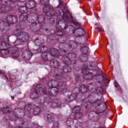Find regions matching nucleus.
<instances>
[{
  "label": "nucleus",
  "instance_id": "f257e3e1",
  "mask_svg": "<svg viewBox=\"0 0 128 128\" xmlns=\"http://www.w3.org/2000/svg\"><path fill=\"white\" fill-rule=\"evenodd\" d=\"M48 94L52 96H56L58 94V88L56 87H52L48 89V92H46V88H42V84L37 85L35 88V92L30 94L31 98H36L38 96V94Z\"/></svg>",
  "mask_w": 128,
  "mask_h": 128
},
{
  "label": "nucleus",
  "instance_id": "f03ea898",
  "mask_svg": "<svg viewBox=\"0 0 128 128\" xmlns=\"http://www.w3.org/2000/svg\"><path fill=\"white\" fill-rule=\"evenodd\" d=\"M14 34L17 36H22L21 39L19 38L16 40L15 42V44H16V46H20V42H26L30 38L28 35V34L21 32L20 30H15Z\"/></svg>",
  "mask_w": 128,
  "mask_h": 128
},
{
  "label": "nucleus",
  "instance_id": "7ed1b4c3",
  "mask_svg": "<svg viewBox=\"0 0 128 128\" xmlns=\"http://www.w3.org/2000/svg\"><path fill=\"white\" fill-rule=\"evenodd\" d=\"M5 22H7V25L14 24L18 22V18L16 16L12 15H8L6 18L4 20Z\"/></svg>",
  "mask_w": 128,
  "mask_h": 128
},
{
  "label": "nucleus",
  "instance_id": "20e7f679",
  "mask_svg": "<svg viewBox=\"0 0 128 128\" xmlns=\"http://www.w3.org/2000/svg\"><path fill=\"white\" fill-rule=\"evenodd\" d=\"M43 12L45 14H46V15L48 16H54V10L52 8H50V7L48 5H44L43 8Z\"/></svg>",
  "mask_w": 128,
  "mask_h": 128
},
{
  "label": "nucleus",
  "instance_id": "39448f33",
  "mask_svg": "<svg viewBox=\"0 0 128 128\" xmlns=\"http://www.w3.org/2000/svg\"><path fill=\"white\" fill-rule=\"evenodd\" d=\"M72 56H74L72 53L68 54V57L64 56L62 58V61L64 64H68L70 62V58H72Z\"/></svg>",
  "mask_w": 128,
  "mask_h": 128
},
{
  "label": "nucleus",
  "instance_id": "423d86ee",
  "mask_svg": "<svg viewBox=\"0 0 128 128\" xmlns=\"http://www.w3.org/2000/svg\"><path fill=\"white\" fill-rule=\"evenodd\" d=\"M36 6V3L34 0H29L26 3V6L29 8L30 10H32V8H34Z\"/></svg>",
  "mask_w": 128,
  "mask_h": 128
},
{
  "label": "nucleus",
  "instance_id": "0eeeda50",
  "mask_svg": "<svg viewBox=\"0 0 128 128\" xmlns=\"http://www.w3.org/2000/svg\"><path fill=\"white\" fill-rule=\"evenodd\" d=\"M82 73L84 74V78L85 80H90L92 76H88L90 74V72H88V68H84L82 69Z\"/></svg>",
  "mask_w": 128,
  "mask_h": 128
},
{
  "label": "nucleus",
  "instance_id": "6e6552de",
  "mask_svg": "<svg viewBox=\"0 0 128 128\" xmlns=\"http://www.w3.org/2000/svg\"><path fill=\"white\" fill-rule=\"evenodd\" d=\"M53 88L56 86H64L66 84V82L62 83V82H58L56 80H52Z\"/></svg>",
  "mask_w": 128,
  "mask_h": 128
},
{
  "label": "nucleus",
  "instance_id": "1a4fd4ad",
  "mask_svg": "<svg viewBox=\"0 0 128 128\" xmlns=\"http://www.w3.org/2000/svg\"><path fill=\"white\" fill-rule=\"evenodd\" d=\"M50 64L52 68H56L60 66V62L57 60H52L50 62Z\"/></svg>",
  "mask_w": 128,
  "mask_h": 128
},
{
  "label": "nucleus",
  "instance_id": "9d476101",
  "mask_svg": "<svg viewBox=\"0 0 128 128\" xmlns=\"http://www.w3.org/2000/svg\"><path fill=\"white\" fill-rule=\"evenodd\" d=\"M28 18V13L22 14L20 16L19 19L20 22H24Z\"/></svg>",
  "mask_w": 128,
  "mask_h": 128
},
{
  "label": "nucleus",
  "instance_id": "9b49d317",
  "mask_svg": "<svg viewBox=\"0 0 128 128\" xmlns=\"http://www.w3.org/2000/svg\"><path fill=\"white\" fill-rule=\"evenodd\" d=\"M28 8L26 7V6H20L19 8V12H22V14H28Z\"/></svg>",
  "mask_w": 128,
  "mask_h": 128
},
{
  "label": "nucleus",
  "instance_id": "f8f14e48",
  "mask_svg": "<svg viewBox=\"0 0 128 128\" xmlns=\"http://www.w3.org/2000/svg\"><path fill=\"white\" fill-rule=\"evenodd\" d=\"M38 52H48L46 50H48V47L44 46H40L38 49Z\"/></svg>",
  "mask_w": 128,
  "mask_h": 128
},
{
  "label": "nucleus",
  "instance_id": "ddd939ff",
  "mask_svg": "<svg viewBox=\"0 0 128 128\" xmlns=\"http://www.w3.org/2000/svg\"><path fill=\"white\" fill-rule=\"evenodd\" d=\"M6 26H8V23L5 22L4 20L0 22V29L1 30H4Z\"/></svg>",
  "mask_w": 128,
  "mask_h": 128
},
{
  "label": "nucleus",
  "instance_id": "4468645a",
  "mask_svg": "<svg viewBox=\"0 0 128 128\" xmlns=\"http://www.w3.org/2000/svg\"><path fill=\"white\" fill-rule=\"evenodd\" d=\"M81 50L82 52L84 53V56H85V58L86 60H88V55H86V54H88V48L87 46L82 47L81 49Z\"/></svg>",
  "mask_w": 128,
  "mask_h": 128
},
{
  "label": "nucleus",
  "instance_id": "2eb2a0df",
  "mask_svg": "<svg viewBox=\"0 0 128 128\" xmlns=\"http://www.w3.org/2000/svg\"><path fill=\"white\" fill-rule=\"evenodd\" d=\"M2 112L4 114H10L12 112V109L10 107L4 108L2 109Z\"/></svg>",
  "mask_w": 128,
  "mask_h": 128
},
{
  "label": "nucleus",
  "instance_id": "dca6fc26",
  "mask_svg": "<svg viewBox=\"0 0 128 128\" xmlns=\"http://www.w3.org/2000/svg\"><path fill=\"white\" fill-rule=\"evenodd\" d=\"M0 54L2 56H8L10 54V48L8 49H2L0 50Z\"/></svg>",
  "mask_w": 128,
  "mask_h": 128
},
{
  "label": "nucleus",
  "instance_id": "f3484780",
  "mask_svg": "<svg viewBox=\"0 0 128 128\" xmlns=\"http://www.w3.org/2000/svg\"><path fill=\"white\" fill-rule=\"evenodd\" d=\"M47 122H53L54 120V118L52 115L48 114L46 117Z\"/></svg>",
  "mask_w": 128,
  "mask_h": 128
},
{
  "label": "nucleus",
  "instance_id": "a211bd4d",
  "mask_svg": "<svg viewBox=\"0 0 128 128\" xmlns=\"http://www.w3.org/2000/svg\"><path fill=\"white\" fill-rule=\"evenodd\" d=\"M40 108L36 107L34 108V116H38L40 114Z\"/></svg>",
  "mask_w": 128,
  "mask_h": 128
},
{
  "label": "nucleus",
  "instance_id": "6ab92c4d",
  "mask_svg": "<svg viewBox=\"0 0 128 128\" xmlns=\"http://www.w3.org/2000/svg\"><path fill=\"white\" fill-rule=\"evenodd\" d=\"M8 44L5 42H0V50H4V48H6Z\"/></svg>",
  "mask_w": 128,
  "mask_h": 128
},
{
  "label": "nucleus",
  "instance_id": "aec40b11",
  "mask_svg": "<svg viewBox=\"0 0 128 128\" xmlns=\"http://www.w3.org/2000/svg\"><path fill=\"white\" fill-rule=\"evenodd\" d=\"M48 54H50V53H48V52H44L42 53V58L44 60H48Z\"/></svg>",
  "mask_w": 128,
  "mask_h": 128
},
{
  "label": "nucleus",
  "instance_id": "412c9836",
  "mask_svg": "<svg viewBox=\"0 0 128 128\" xmlns=\"http://www.w3.org/2000/svg\"><path fill=\"white\" fill-rule=\"evenodd\" d=\"M58 54V51L56 49H52L50 50V54L54 56H56Z\"/></svg>",
  "mask_w": 128,
  "mask_h": 128
},
{
  "label": "nucleus",
  "instance_id": "4be33fe9",
  "mask_svg": "<svg viewBox=\"0 0 128 128\" xmlns=\"http://www.w3.org/2000/svg\"><path fill=\"white\" fill-rule=\"evenodd\" d=\"M16 50H18V48H9V53L11 54H16Z\"/></svg>",
  "mask_w": 128,
  "mask_h": 128
},
{
  "label": "nucleus",
  "instance_id": "5701e85b",
  "mask_svg": "<svg viewBox=\"0 0 128 128\" xmlns=\"http://www.w3.org/2000/svg\"><path fill=\"white\" fill-rule=\"evenodd\" d=\"M82 113L80 112H77L75 114V118L76 120H78V118H82Z\"/></svg>",
  "mask_w": 128,
  "mask_h": 128
},
{
  "label": "nucleus",
  "instance_id": "b1692460",
  "mask_svg": "<svg viewBox=\"0 0 128 128\" xmlns=\"http://www.w3.org/2000/svg\"><path fill=\"white\" fill-rule=\"evenodd\" d=\"M80 92L82 94H86L88 92V88L84 86H82L80 89Z\"/></svg>",
  "mask_w": 128,
  "mask_h": 128
},
{
  "label": "nucleus",
  "instance_id": "393cba45",
  "mask_svg": "<svg viewBox=\"0 0 128 128\" xmlns=\"http://www.w3.org/2000/svg\"><path fill=\"white\" fill-rule=\"evenodd\" d=\"M72 123H73L72 118H68L66 122V125L68 126H72Z\"/></svg>",
  "mask_w": 128,
  "mask_h": 128
},
{
  "label": "nucleus",
  "instance_id": "a878e982",
  "mask_svg": "<svg viewBox=\"0 0 128 128\" xmlns=\"http://www.w3.org/2000/svg\"><path fill=\"white\" fill-rule=\"evenodd\" d=\"M55 34L56 36H62L64 34V32H62V30H60L59 31H56L55 32Z\"/></svg>",
  "mask_w": 128,
  "mask_h": 128
},
{
  "label": "nucleus",
  "instance_id": "bb28decb",
  "mask_svg": "<svg viewBox=\"0 0 128 128\" xmlns=\"http://www.w3.org/2000/svg\"><path fill=\"white\" fill-rule=\"evenodd\" d=\"M80 106H76L72 109V112H80Z\"/></svg>",
  "mask_w": 128,
  "mask_h": 128
},
{
  "label": "nucleus",
  "instance_id": "cd10ccee",
  "mask_svg": "<svg viewBox=\"0 0 128 128\" xmlns=\"http://www.w3.org/2000/svg\"><path fill=\"white\" fill-rule=\"evenodd\" d=\"M70 14V10H66L65 13H64V12H63L62 17L68 18V14Z\"/></svg>",
  "mask_w": 128,
  "mask_h": 128
},
{
  "label": "nucleus",
  "instance_id": "c85d7f7f",
  "mask_svg": "<svg viewBox=\"0 0 128 128\" xmlns=\"http://www.w3.org/2000/svg\"><path fill=\"white\" fill-rule=\"evenodd\" d=\"M63 70L64 72H70L71 70H70V68L68 67V66H64V68H63Z\"/></svg>",
  "mask_w": 128,
  "mask_h": 128
},
{
  "label": "nucleus",
  "instance_id": "c756f323",
  "mask_svg": "<svg viewBox=\"0 0 128 128\" xmlns=\"http://www.w3.org/2000/svg\"><path fill=\"white\" fill-rule=\"evenodd\" d=\"M50 0H40V3L42 4H48Z\"/></svg>",
  "mask_w": 128,
  "mask_h": 128
},
{
  "label": "nucleus",
  "instance_id": "7c9ffc66",
  "mask_svg": "<svg viewBox=\"0 0 128 128\" xmlns=\"http://www.w3.org/2000/svg\"><path fill=\"white\" fill-rule=\"evenodd\" d=\"M48 85L49 88H53L52 80L48 82Z\"/></svg>",
  "mask_w": 128,
  "mask_h": 128
},
{
  "label": "nucleus",
  "instance_id": "2f4dec72",
  "mask_svg": "<svg viewBox=\"0 0 128 128\" xmlns=\"http://www.w3.org/2000/svg\"><path fill=\"white\" fill-rule=\"evenodd\" d=\"M58 126H60V124H58V122H54V124H53V128H58Z\"/></svg>",
  "mask_w": 128,
  "mask_h": 128
},
{
  "label": "nucleus",
  "instance_id": "473e14b6",
  "mask_svg": "<svg viewBox=\"0 0 128 128\" xmlns=\"http://www.w3.org/2000/svg\"><path fill=\"white\" fill-rule=\"evenodd\" d=\"M56 80H62V76H58V74H56Z\"/></svg>",
  "mask_w": 128,
  "mask_h": 128
},
{
  "label": "nucleus",
  "instance_id": "72a5a7b5",
  "mask_svg": "<svg viewBox=\"0 0 128 128\" xmlns=\"http://www.w3.org/2000/svg\"><path fill=\"white\" fill-rule=\"evenodd\" d=\"M1 10L2 11L0 12V14H6V10L4 9V8H2Z\"/></svg>",
  "mask_w": 128,
  "mask_h": 128
},
{
  "label": "nucleus",
  "instance_id": "f704fd0d",
  "mask_svg": "<svg viewBox=\"0 0 128 128\" xmlns=\"http://www.w3.org/2000/svg\"><path fill=\"white\" fill-rule=\"evenodd\" d=\"M96 28V30L97 32H100V28Z\"/></svg>",
  "mask_w": 128,
  "mask_h": 128
},
{
  "label": "nucleus",
  "instance_id": "c9c22d12",
  "mask_svg": "<svg viewBox=\"0 0 128 128\" xmlns=\"http://www.w3.org/2000/svg\"><path fill=\"white\" fill-rule=\"evenodd\" d=\"M2 76H4V78H6V80H8V76H6V75H3Z\"/></svg>",
  "mask_w": 128,
  "mask_h": 128
},
{
  "label": "nucleus",
  "instance_id": "e433bc0d",
  "mask_svg": "<svg viewBox=\"0 0 128 128\" xmlns=\"http://www.w3.org/2000/svg\"><path fill=\"white\" fill-rule=\"evenodd\" d=\"M11 2H18V0H10Z\"/></svg>",
  "mask_w": 128,
  "mask_h": 128
},
{
  "label": "nucleus",
  "instance_id": "4c0bfd02",
  "mask_svg": "<svg viewBox=\"0 0 128 128\" xmlns=\"http://www.w3.org/2000/svg\"><path fill=\"white\" fill-rule=\"evenodd\" d=\"M24 50H22V56H24Z\"/></svg>",
  "mask_w": 128,
  "mask_h": 128
},
{
  "label": "nucleus",
  "instance_id": "58836bf2",
  "mask_svg": "<svg viewBox=\"0 0 128 128\" xmlns=\"http://www.w3.org/2000/svg\"><path fill=\"white\" fill-rule=\"evenodd\" d=\"M22 2H26V0H20Z\"/></svg>",
  "mask_w": 128,
  "mask_h": 128
},
{
  "label": "nucleus",
  "instance_id": "ea45409f",
  "mask_svg": "<svg viewBox=\"0 0 128 128\" xmlns=\"http://www.w3.org/2000/svg\"><path fill=\"white\" fill-rule=\"evenodd\" d=\"M2 74V72L0 70V74Z\"/></svg>",
  "mask_w": 128,
  "mask_h": 128
},
{
  "label": "nucleus",
  "instance_id": "a19ab883",
  "mask_svg": "<svg viewBox=\"0 0 128 128\" xmlns=\"http://www.w3.org/2000/svg\"><path fill=\"white\" fill-rule=\"evenodd\" d=\"M11 98H12V100H14V96H11Z\"/></svg>",
  "mask_w": 128,
  "mask_h": 128
},
{
  "label": "nucleus",
  "instance_id": "79ce46f5",
  "mask_svg": "<svg viewBox=\"0 0 128 128\" xmlns=\"http://www.w3.org/2000/svg\"><path fill=\"white\" fill-rule=\"evenodd\" d=\"M61 29V27H60V30Z\"/></svg>",
  "mask_w": 128,
  "mask_h": 128
},
{
  "label": "nucleus",
  "instance_id": "37998d69",
  "mask_svg": "<svg viewBox=\"0 0 128 128\" xmlns=\"http://www.w3.org/2000/svg\"><path fill=\"white\" fill-rule=\"evenodd\" d=\"M72 96H70V98Z\"/></svg>",
  "mask_w": 128,
  "mask_h": 128
}]
</instances>
